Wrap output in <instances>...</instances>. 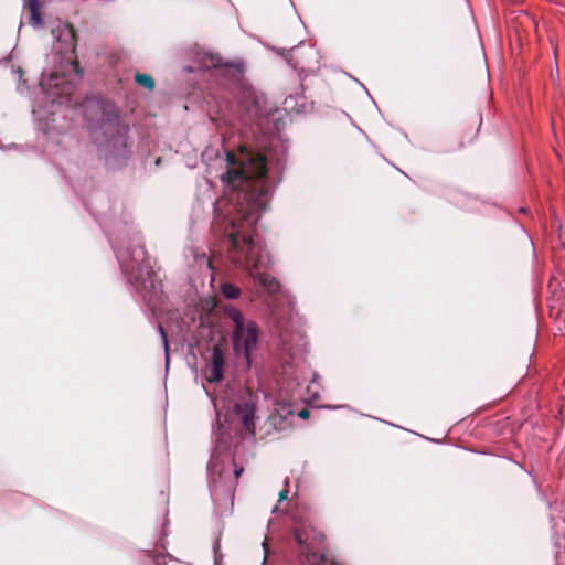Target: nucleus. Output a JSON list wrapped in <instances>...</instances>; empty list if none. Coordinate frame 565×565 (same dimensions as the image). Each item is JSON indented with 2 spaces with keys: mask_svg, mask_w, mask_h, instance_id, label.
I'll return each instance as SVG.
<instances>
[{
  "mask_svg": "<svg viewBox=\"0 0 565 565\" xmlns=\"http://www.w3.org/2000/svg\"><path fill=\"white\" fill-rule=\"evenodd\" d=\"M226 171L222 182L230 195L227 213L222 215L214 203L215 222L228 239L231 262L246 269L268 294H277L280 284L265 270L271 265L266 247L256 235V223L266 211L274 188L280 181L279 171L267 164L264 154L242 147L239 152H225Z\"/></svg>",
  "mask_w": 565,
  "mask_h": 565,
  "instance_id": "obj_1",
  "label": "nucleus"
},
{
  "mask_svg": "<svg viewBox=\"0 0 565 565\" xmlns=\"http://www.w3.org/2000/svg\"><path fill=\"white\" fill-rule=\"evenodd\" d=\"M84 115L99 159L113 169L125 164L131 156L129 127L120 118L116 105L103 98L87 99Z\"/></svg>",
  "mask_w": 565,
  "mask_h": 565,
  "instance_id": "obj_2",
  "label": "nucleus"
},
{
  "mask_svg": "<svg viewBox=\"0 0 565 565\" xmlns=\"http://www.w3.org/2000/svg\"><path fill=\"white\" fill-rule=\"evenodd\" d=\"M109 243L115 252L127 281L142 295L145 302L150 305L161 292V285L152 269V260L141 245L140 238L134 234L135 245L126 246L120 236L108 234Z\"/></svg>",
  "mask_w": 565,
  "mask_h": 565,
  "instance_id": "obj_3",
  "label": "nucleus"
},
{
  "mask_svg": "<svg viewBox=\"0 0 565 565\" xmlns=\"http://www.w3.org/2000/svg\"><path fill=\"white\" fill-rule=\"evenodd\" d=\"M199 68L213 70V75H222L228 78L234 85L235 96L242 107L250 115L256 116L258 114L262 100L257 92L244 81L242 62L223 63L218 55L203 53Z\"/></svg>",
  "mask_w": 565,
  "mask_h": 565,
  "instance_id": "obj_4",
  "label": "nucleus"
},
{
  "mask_svg": "<svg viewBox=\"0 0 565 565\" xmlns=\"http://www.w3.org/2000/svg\"><path fill=\"white\" fill-rule=\"evenodd\" d=\"M224 315L233 324L232 343L237 356L242 355L247 367L252 364V353L258 343L259 330L255 321L245 318L235 306L227 305L223 308Z\"/></svg>",
  "mask_w": 565,
  "mask_h": 565,
  "instance_id": "obj_5",
  "label": "nucleus"
},
{
  "mask_svg": "<svg viewBox=\"0 0 565 565\" xmlns=\"http://www.w3.org/2000/svg\"><path fill=\"white\" fill-rule=\"evenodd\" d=\"M295 537L300 548L299 558L302 565H339L328 559L322 552V533L301 526L296 530Z\"/></svg>",
  "mask_w": 565,
  "mask_h": 565,
  "instance_id": "obj_6",
  "label": "nucleus"
},
{
  "mask_svg": "<svg viewBox=\"0 0 565 565\" xmlns=\"http://www.w3.org/2000/svg\"><path fill=\"white\" fill-rule=\"evenodd\" d=\"M234 412L238 416L243 429L249 435L255 436V414H256V401L248 393L242 397L239 402L234 405Z\"/></svg>",
  "mask_w": 565,
  "mask_h": 565,
  "instance_id": "obj_7",
  "label": "nucleus"
},
{
  "mask_svg": "<svg viewBox=\"0 0 565 565\" xmlns=\"http://www.w3.org/2000/svg\"><path fill=\"white\" fill-rule=\"evenodd\" d=\"M225 358L218 345L212 348L210 362L207 364L206 381L209 383H221L224 379Z\"/></svg>",
  "mask_w": 565,
  "mask_h": 565,
  "instance_id": "obj_8",
  "label": "nucleus"
},
{
  "mask_svg": "<svg viewBox=\"0 0 565 565\" xmlns=\"http://www.w3.org/2000/svg\"><path fill=\"white\" fill-rule=\"evenodd\" d=\"M28 8L30 12V19L35 28L43 26L41 2L39 0H29Z\"/></svg>",
  "mask_w": 565,
  "mask_h": 565,
  "instance_id": "obj_9",
  "label": "nucleus"
},
{
  "mask_svg": "<svg viewBox=\"0 0 565 565\" xmlns=\"http://www.w3.org/2000/svg\"><path fill=\"white\" fill-rule=\"evenodd\" d=\"M221 292L227 299H236L241 295L239 288L230 282H224L221 285Z\"/></svg>",
  "mask_w": 565,
  "mask_h": 565,
  "instance_id": "obj_10",
  "label": "nucleus"
},
{
  "mask_svg": "<svg viewBox=\"0 0 565 565\" xmlns=\"http://www.w3.org/2000/svg\"><path fill=\"white\" fill-rule=\"evenodd\" d=\"M135 79L137 84L147 88L148 90H152L154 87L153 79L148 74L137 73Z\"/></svg>",
  "mask_w": 565,
  "mask_h": 565,
  "instance_id": "obj_11",
  "label": "nucleus"
},
{
  "mask_svg": "<svg viewBox=\"0 0 565 565\" xmlns=\"http://www.w3.org/2000/svg\"><path fill=\"white\" fill-rule=\"evenodd\" d=\"M158 332L161 337V340H162V343H163V348H164V353H166V364L168 365V362H169V341H168V335L163 329V327L161 324H158Z\"/></svg>",
  "mask_w": 565,
  "mask_h": 565,
  "instance_id": "obj_12",
  "label": "nucleus"
},
{
  "mask_svg": "<svg viewBox=\"0 0 565 565\" xmlns=\"http://www.w3.org/2000/svg\"><path fill=\"white\" fill-rule=\"evenodd\" d=\"M279 337H280L284 350L289 352L290 356L294 358L295 353L292 352V347L289 344V340H288V335H287V330L286 331H281Z\"/></svg>",
  "mask_w": 565,
  "mask_h": 565,
  "instance_id": "obj_13",
  "label": "nucleus"
},
{
  "mask_svg": "<svg viewBox=\"0 0 565 565\" xmlns=\"http://www.w3.org/2000/svg\"><path fill=\"white\" fill-rule=\"evenodd\" d=\"M294 53L295 52H288V56L286 57L287 63L291 65L294 68L303 70L306 67L305 63L298 60L295 61Z\"/></svg>",
  "mask_w": 565,
  "mask_h": 565,
  "instance_id": "obj_14",
  "label": "nucleus"
},
{
  "mask_svg": "<svg viewBox=\"0 0 565 565\" xmlns=\"http://www.w3.org/2000/svg\"><path fill=\"white\" fill-rule=\"evenodd\" d=\"M288 484H289V478H286V479H285V486H286V487H288ZM288 493H289L288 488L282 489V490L279 492V500H278V502L280 503V502H282V501L287 500V498H288Z\"/></svg>",
  "mask_w": 565,
  "mask_h": 565,
  "instance_id": "obj_15",
  "label": "nucleus"
},
{
  "mask_svg": "<svg viewBox=\"0 0 565 565\" xmlns=\"http://www.w3.org/2000/svg\"><path fill=\"white\" fill-rule=\"evenodd\" d=\"M262 546L265 550V554H266L267 553V543H266V541H264L262 543ZM266 559H267V556L265 555L262 565H266Z\"/></svg>",
  "mask_w": 565,
  "mask_h": 565,
  "instance_id": "obj_16",
  "label": "nucleus"
},
{
  "mask_svg": "<svg viewBox=\"0 0 565 565\" xmlns=\"http://www.w3.org/2000/svg\"><path fill=\"white\" fill-rule=\"evenodd\" d=\"M244 469L242 467H236L234 470V475L238 478L243 473Z\"/></svg>",
  "mask_w": 565,
  "mask_h": 565,
  "instance_id": "obj_17",
  "label": "nucleus"
},
{
  "mask_svg": "<svg viewBox=\"0 0 565 565\" xmlns=\"http://www.w3.org/2000/svg\"><path fill=\"white\" fill-rule=\"evenodd\" d=\"M57 79H58V77L56 75L51 76L50 85L57 86V82H56Z\"/></svg>",
  "mask_w": 565,
  "mask_h": 565,
  "instance_id": "obj_18",
  "label": "nucleus"
},
{
  "mask_svg": "<svg viewBox=\"0 0 565 565\" xmlns=\"http://www.w3.org/2000/svg\"><path fill=\"white\" fill-rule=\"evenodd\" d=\"M299 416L302 417V418H307L309 416V412L307 409H302L300 413H299Z\"/></svg>",
  "mask_w": 565,
  "mask_h": 565,
  "instance_id": "obj_19",
  "label": "nucleus"
},
{
  "mask_svg": "<svg viewBox=\"0 0 565 565\" xmlns=\"http://www.w3.org/2000/svg\"><path fill=\"white\" fill-rule=\"evenodd\" d=\"M307 53L308 54H316L315 50L312 47H310V46L307 49Z\"/></svg>",
  "mask_w": 565,
  "mask_h": 565,
  "instance_id": "obj_20",
  "label": "nucleus"
},
{
  "mask_svg": "<svg viewBox=\"0 0 565 565\" xmlns=\"http://www.w3.org/2000/svg\"><path fill=\"white\" fill-rule=\"evenodd\" d=\"M207 468H209V469H214L213 459L209 462Z\"/></svg>",
  "mask_w": 565,
  "mask_h": 565,
  "instance_id": "obj_21",
  "label": "nucleus"
},
{
  "mask_svg": "<svg viewBox=\"0 0 565 565\" xmlns=\"http://www.w3.org/2000/svg\"><path fill=\"white\" fill-rule=\"evenodd\" d=\"M277 511H278V507H277V505H275V507L273 508V511H271V512H273V513H276Z\"/></svg>",
  "mask_w": 565,
  "mask_h": 565,
  "instance_id": "obj_22",
  "label": "nucleus"
},
{
  "mask_svg": "<svg viewBox=\"0 0 565 565\" xmlns=\"http://www.w3.org/2000/svg\"><path fill=\"white\" fill-rule=\"evenodd\" d=\"M188 72H190V73H191V72H194V68H192V67H188Z\"/></svg>",
  "mask_w": 565,
  "mask_h": 565,
  "instance_id": "obj_23",
  "label": "nucleus"
},
{
  "mask_svg": "<svg viewBox=\"0 0 565 565\" xmlns=\"http://www.w3.org/2000/svg\"><path fill=\"white\" fill-rule=\"evenodd\" d=\"M156 563L157 565H162L159 558L156 561Z\"/></svg>",
  "mask_w": 565,
  "mask_h": 565,
  "instance_id": "obj_24",
  "label": "nucleus"
}]
</instances>
